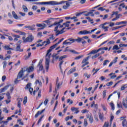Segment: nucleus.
Instances as JSON below:
<instances>
[{
  "instance_id": "4",
  "label": "nucleus",
  "mask_w": 127,
  "mask_h": 127,
  "mask_svg": "<svg viewBox=\"0 0 127 127\" xmlns=\"http://www.w3.org/2000/svg\"><path fill=\"white\" fill-rule=\"evenodd\" d=\"M35 4H50V5H57V4H61L63 3V1H62L60 3H58L55 1H50L48 2H35Z\"/></svg>"
},
{
  "instance_id": "56",
  "label": "nucleus",
  "mask_w": 127,
  "mask_h": 127,
  "mask_svg": "<svg viewBox=\"0 0 127 127\" xmlns=\"http://www.w3.org/2000/svg\"><path fill=\"white\" fill-rule=\"evenodd\" d=\"M88 64H89V62L84 63L83 64L81 65L82 68L85 67V66H86V65H88Z\"/></svg>"
},
{
  "instance_id": "8",
  "label": "nucleus",
  "mask_w": 127,
  "mask_h": 127,
  "mask_svg": "<svg viewBox=\"0 0 127 127\" xmlns=\"http://www.w3.org/2000/svg\"><path fill=\"white\" fill-rule=\"evenodd\" d=\"M36 26L38 27H42V28H39L38 29V30H42V29H44L45 27H46L47 25L46 24L43 23V24H36Z\"/></svg>"
},
{
  "instance_id": "15",
  "label": "nucleus",
  "mask_w": 127,
  "mask_h": 127,
  "mask_svg": "<svg viewBox=\"0 0 127 127\" xmlns=\"http://www.w3.org/2000/svg\"><path fill=\"white\" fill-rule=\"evenodd\" d=\"M16 51H19L20 52H22L23 50L20 48V45H17L16 47Z\"/></svg>"
},
{
  "instance_id": "1",
  "label": "nucleus",
  "mask_w": 127,
  "mask_h": 127,
  "mask_svg": "<svg viewBox=\"0 0 127 127\" xmlns=\"http://www.w3.org/2000/svg\"><path fill=\"white\" fill-rule=\"evenodd\" d=\"M34 66L32 64V66H29L28 68L27 67H24L21 68V70L19 72L17 78L15 79L14 83L15 84H17L18 83V79H20V78H22V76L24 75V72L27 71L28 73H30L31 72L33 71L34 70Z\"/></svg>"
},
{
  "instance_id": "5",
  "label": "nucleus",
  "mask_w": 127,
  "mask_h": 127,
  "mask_svg": "<svg viewBox=\"0 0 127 127\" xmlns=\"http://www.w3.org/2000/svg\"><path fill=\"white\" fill-rule=\"evenodd\" d=\"M26 36H24L22 37V40L23 43H26L27 42H32L34 39V37L32 35H29L26 38Z\"/></svg>"
},
{
  "instance_id": "6",
  "label": "nucleus",
  "mask_w": 127,
  "mask_h": 127,
  "mask_svg": "<svg viewBox=\"0 0 127 127\" xmlns=\"http://www.w3.org/2000/svg\"><path fill=\"white\" fill-rule=\"evenodd\" d=\"M65 58H67V55H64L63 56H61L59 59V61H60V63L59 64V66L60 67V69L61 70V72L62 74H63V70H62V64L64 63V61H63V59H65Z\"/></svg>"
},
{
  "instance_id": "13",
  "label": "nucleus",
  "mask_w": 127,
  "mask_h": 127,
  "mask_svg": "<svg viewBox=\"0 0 127 127\" xmlns=\"http://www.w3.org/2000/svg\"><path fill=\"white\" fill-rule=\"evenodd\" d=\"M25 28H28L29 30H32V31H34L35 30V28H34L32 27V26H24Z\"/></svg>"
},
{
  "instance_id": "47",
  "label": "nucleus",
  "mask_w": 127,
  "mask_h": 127,
  "mask_svg": "<svg viewBox=\"0 0 127 127\" xmlns=\"http://www.w3.org/2000/svg\"><path fill=\"white\" fill-rule=\"evenodd\" d=\"M48 102H49L48 99H46L45 100V101L44 102V104L45 105V106H46V105L48 104Z\"/></svg>"
},
{
  "instance_id": "21",
  "label": "nucleus",
  "mask_w": 127,
  "mask_h": 127,
  "mask_svg": "<svg viewBox=\"0 0 127 127\" xmlns=\"http://www.w3.org/2000/svg\"><path fill=\"white\" fill-rule=\"evenodd\" d=\"M50 19H54V18H49L48 20L44 21V22H45V23H47V24H48V25H50V23L51 22L50 21Z\"/></svg>"
},
{
  "instance_id": "35",
  "label": "nucleus",
  "mask_w": 127,
  "mask_h": 127,
  "mask_svg": "<svg viewBox=\"0 0 127 127\" xmlns=\"http://www.w3.org/2000/svg\"><path fill=\"white\" fill-rule=\"evenodd\" d=\"M100 55H101V54L98 53V54L95 55V56H92V59H95L97 58V57H99V56H100Z\"/></svg>"
},
{
  "instance_id": "57",
  "label": "nucleus",
  "mask_w": 127,
  "mask_h": 127,
  "mask_svg": "<svg viewBox=\"0 0 127 127\" xmlns=\"http://www.w3.org/2000/svg\"><path fill=\"white\" fill-rule=\"evenodd\" d=\"M103 127H109V122H106L104 124Z\"/></svg>"
},
{
  "instance_id": "54",
  "label": "nucleus",
  "mask_w": 127,
  "mask_h": 127,
  "mask_svg": "<svg viewBox=\"0 0 127 127\" xmlns=\"http://www.w3.org/2000/svg\"><path fill=\"white\" fill-rule=\"evenodd\" d=\"M5 36H7L9 40H10V41H12L13 39L12 37L10 36H8V35H4Z\"/></svg>"
},
{
  "instance_id": "45",
  "label": "nucleus",
  "mask_w": 127,
  "mask_h": 127,
  "mask_svg": "<svg viewBox=\"0 0 127 127\" xmlns=\"http://www.w3.org/2000/svg\"><path fill=\"white\" fill-rule=\"evenodd\" d=\"M3 112H4V113H5V114L8 113V110H7V108H6V107L3 108Z\"/></svg>"
},
{
  "instance_id": "14",
  "label": "nucleus",
  "mask_w": 127,
  "mask_h": 127,
  "mask_svg": "<svg viewBox=\"0 0 127 127\" xmlns=\"http://www.w3.org/2000/svg\"><path fill=\"white\" fill-rule=\"evenodd\" d=\"M123 105L125 107V108H127V97L126 98V100H125V98L123 99Z\"/></svg>"
},
{
  "instance_id": "62",
  "label": "nucleus",
  "mask_w": 127,
  "mask_h": 127,
  "mask_svg": "<svg viewBox=\"0 0 127 127\" xmlns=\"http://www.w3.org/2000/svg\"><path fill=\"white\" fill-rule=\"evenodd\" d=\"M63 25H64L65 27H69V25L67 23H66V22L65 23H64L63 24Z\"/></svg>"
},
{
  "instance_id": "39",
  "label": "nucleus",
  "mask_w": 127,
  "mask_h": 127,
  "mask_svg": "<svg viewBox=\"0 0 127 127\" xmlns=\"http://www.w3.org/2000/svg\"><path fill=\"white\" fill-rule=\"evenodd\" d=\"M126 88H127V84H125L121 87V91H124Z\"/></svg>"
},
{
  "instance_id": "18",
  "label": "nucleus",
  "mask_w": 127,
  "mask_h": 127,
  "mask_svg": "<svg viewBox=\"0 0 127 127\" xmlns=\"http://www.w3.org/2000/svg\"><path fill=\"white\" fill-rule=\"evenodd\" d=\"M12 14L13 17H14V18H15V19H18V16H17V14H16V13H15V12L13 11L12 12Z\"/></svg>"
},
{
  "instance_id": "49",
  "label": "nucleus",
  "mask_w": 127,
  "mask_h": 127,
  "mask_svg": "<svg viewBox=\"0 0 127 127\" xmlns=\"http://www.w3.org/2000/svg\"><path fill=\"white\" fill-rule=\"evenodd\" d=\"M84 76H85V77H87V79H89V78H90V77H91V74H89L88 75V73L85 72L84 73Z\"/></svg>"
},
{
  "instance_id": "9",
  "label": "nucleus",
  "mask_w": 127,
  "mask_h": 127,
  "mask_svg": "<svg viewBox=\"0 0 127 127\" xmlns=\"http://www.w3.org/2000/svg\"><path fill=\"white\" fill-rule=\"evenodd\" d=\"M92 32L88 31L87 30H83L79 32L78 34L86 35V34H91Z\"/></svg>"
},
{
  "instance_id": "64",
  "label": "nucleus",
  "mask_w": 127,
  "mask_h": 127,
  "mask_svg": "<svg viewBox=\"0 0 127 127\" xmlns=\"http://www.w3.org/2000/svg\"><path fill=\"white\" fill-rule=\"evenodd\" d=\"M32 9H34L35 10H36L37 9V6L36 5H34L32 7Z\"/></svg>"
},
{
  "instance_id": "50",
  "label": "nucleus",
  "mask_w": 127,
  "mask_h": 127,
  "mask_svg": "<svg viewBox=\"0 0 127 127\" xmlns=\"http://www.w3.org/2000/svg\"><path fill=\"white\" fill-rule=\"evenodd\" d=\"M41 90H40L38 91V98H41Z\"/></svg>"
},
{
  "instance_id": "22",
  "label": "nucleus",
  "mask_w": 127,
  "mask_h": 127,
  "mask_svg": "<svg viewBox=\"0 0 127 127\" xmlns=\"http://www.w3.org/2000/svg\"><path fill=\"white\" fill-rule=\"evenodd\" d=\"M98 52H99L98 50H93L90 53H89L88 55H90V54H95L96 53H98Z\"/></svg>"
},
{
  "instance_id": "32",
  "label": "nucleus",
  "mask_w": 127,
  "mask_h": 127,
  "mask_svg": "<svg viewBox=\"0 0 127 127\" xmlns=\"http://www.w3.org/2000/svg\"><path fill=\"white\" fill-rule=\"evenodd\" d=\"M72 2H71V0H68L66 3V5L69 7L70 6V4H72Z\"/></svg>"
},
{
  "instance_id": "33",
  "label": "nucleus",
  "mask_w": 127,
  "mask_h": 127,
  "mask_svg": "<svg viewBox=\"0 0 127 127\" xmlns=\"http://www.w3.org/2000/svg\"><path fill=\"white\" fill-rule=\"evenodd\" d=\"M22 8L24 10V11H25L26 12H27V11L28 10V9L27 8V7H26V6L23 5L22 6Z\"/></svg>"
},
{
  "instance_id": "26",
  "label": "nucleus",
  "mask_w": 127,
  "mask_h": 127,
  "mask_svg": "<svg viewBox=\"0 0 127 127\" xmlns=\"http://www.w3.org/2000/svg\"><path fill=\"white\" fill-rule=\"evenodd\" d=\"M71 44L72 43L70 42L69 41H66V40L64 41L63 43V45H66L67 44H68L69 45H71Z\"/></svg>"
},
{
  "instance_id": "58",
  "label": "nucleus",
  "mask_w": 127,
  "mask_h": 127,
  "mask_svg": "<svg viewBox=\"0 0 127 127\" xmlns=\"http://www.w3.org/2000/svg\"><path fill=\"white\" fill-rule=\"evenodd\" d=\"M29 91L30 92V93L31 94V95H32V92H33V88H29Z\"/></svg>"
},
{
  "instance_id": "25",
  "label": "nucleus",
  "mask_w": 127,
  "mask_h": 127,
  "mask_svg": "<svg viewBox=\"0 0 127 127\" xmlns=\"http://www.w3.org/2000/svg\"><path fill=\"white\" fill-rule=\"evenodd\" d=\"M95 71V72L93 74V75H95V74H97L98 71H100V68L95 69V68H94L92 70V72H94Z\"/></svg>"
},
{
  "instance_id": "38",
  "label": "nucleus",
  "mask_w": 127,
  "mask_h": 127,
  "mask_svg": "<svg viewBox=\"0 0 127 127\" xmlns=\"http://www.w3.org/2000/svg\"><path fill=\"white\" fill-rule=\"evenodd\" d=\"M118 58H118V57L115 58L114 60H113V61L112 62L113 64H115V63H117L118 62Z\"/></svg>"
},
{
  "instance_id": "52",
  "label": "nucleus",
  "mask_w": 127,
  "mask_h": 127,
  "mask_svg": "<svg viewBox=\"0 0 127 127\" xmlns=\"http://www.w3.org/2000/svg\"><path fill=\"white\" fill-rule=\"evenodd\" d=\"M87 61H88V60L85 58L83 60V61L81 62V64H84V63H87V62H89Z\"/></svg>"
},
{
  "instance_id": "24",
  "label": "nucleus",
  "mask_w": 127,
  "mask_h": 127,
  "mask_svg": "<svg viewBox=\"0 0 127 127\" xmlns=\"http://www.w3.org/2000/svg\"><path fill=\"white\" fill-rule=\"evenodd\" d=\"M125 23H127L126 21H121L119 22L116 23V25H120V24H125Z\"/></svg>"
},
{
  "instance_id": "2",
  "label": "nucleus",
  "mask_w": 127,
  "mask_h": 127,
  "mask_svg": "<svg viewBox=\"0 0 127 127\" xmlns=\"http://www.w3.org/2000/svg\"><path fill=\"white\" fill-rule=\"evenodd\" d=\"M62 22H63V19L60 20L59 22H55L54 24L51 25V26L57 25L54 30V31L56 32V36H58L59 34H62L65 32V31H64V30L65 29V27L63 28L61 31L58 30V28H62V27H63V25H61L60 24L62 23Z\"/></svg>"
},
{
  "instance_id": "48",
  "label": "nucleus",
  "mask_w": 127,
  "mask_h": 127,
  "mask_svg": "<svg viewBox=\"0 0 127 127\" xmlns=\"http://www.w3.org/2000/svg\"><path fill=\"white\" fill-rule=\"evenodd\" d=\"M98 10H101V11H104V10H106L105 8H104V7H100L99 8H98Z\"/></svg>"
},
{
  "instance_id": "19",
  "label": "nucleus",
  "mask_w": 127,
  "mask_h": 127,
  "mask_svg": "<svg viewBox=\"0 0 127 127\" xmlns=\"http://www.w3.org/2000/svg\"><path fill=\"white\" fill-rule=\"evenodd\" d=\"M99 118L101 121H104V114L99 113Z\"/></svg>"
},
{
  "instance_id": "12",
  "label": "nucleus",
  "mask_w": 127,
  "mask_h": 127,
  "mask_svg": "<svg viewBox=\"0 0 127 127\" xmlns=\"http://www.w3.org/2000/svg\"><path fill=\"white\" fill-rule=\"evenodd\" d=\"M58 54H54L52 56L53 60H58L59 59V56H58Z\"/></svg>"
},
{
  "instance_id": "23",
  "label": "nucleus",
  "mask_w": 127,
  "mask_h": 127,
  "mask_svg": "<svg viewBox=\"0 0 127 127\" xmlns=\"http://www.w3.org/2000/svg\"><path fill=\"white\" fill-rule=\"evenodd\" d=\"M21 102H22V99L20 98V100H19L17 103V107H18V108H19L20 109L21 108L20 105H21Z\"/></svg>"
},
{
  "instance_id": "3",
  "label": "nucleus",
  "mask_w": 127,
  "mask_h": 127,
  "mask_svg": "<svg viewBox=\"0 0 127 127\" xmlns=\"http://www.w3.org/2000/svg\"><path fill=\"white\" fill-rule=\"evenodd\" d=\"M57 45L56 44L52 46H51L50 49L48 50L47 53L46 55V62H45V68L47 71L49 69V63L50 62V55L51 54L50 53L53 50V49L56 48Z\"/></svg>"
},
{
  "instance_id": "55",
  "label": "nucleus",
  "mask_w": 127,
  "mask_h": 127,
  "mask_svg": "<svg viewBox=\"0 0 127 127\" xmlns=\"http://www.w3.org/2000/svg\"><path fill=\"white\" fill-rule=\"evenodd\" d=\"M36 84H39L40 86H41V85H42V83L41 82V81H39V80H36Z\"/></svg>"
},
{
  "instance_id": "44",
  "label": "nucleus",
  "mask_w": 127,
  "mask_h": 127,
  "mask_svg": "<svg viewBox=\"0 0 127 127\" xmlns=\"http://www.w3.org/2000/svg\"><path fill=\"white\" fill-rule=\"evenodd\" d=\"M19 34V35H23V36H25V35H26V34L24 33V32H22L21 31H20Z\"/></svg>"
},
{
  "instance_id": "31",
  "label": "nucleus",
  "mask_w": 127,
  "mask_h": 127,
  "mask_svg": "<svg viewBox=\"0 0 127 127\" xmlns=\"http://www.w3.org/2000/svg\"><path fill=\"white\" fill-rule=\"evenodd\" d=\"M127 125V120L125 119L122 122L123 127H126Z\"/></svg>"
},
{
  "instance_id": "53",
  "label": "nucleus",
  "mask_w": 127,
  "mask_h": 127,
  "mask_svg": "<svg viewBox=\"0 0 127 127\" xmlns=\"http://www.w3.org/2000/svg\"><path fill=\"white\" fill-rule=\"evenodd\" d=\"M4 47L5 49L6 50H12V49H11V48H9L8 46H5Z\"/></svg>"
},
{
  "instance_id": "51",
  "label": "nucleus",
  "mask_w": 127,
  "mask_h": 127,
  "mask_svg": "<svg viewBox=\"0 0 127 127\" xmlns=\"http://www.w3.org/2000/svg\"><path fill=\"white\" fill-rule=\"evenodd\" d=\"M113 85V81H111L110 82H108L106 84V86H107V87H109L110 86H112Z\"/></svg>"
},
{
  "instance_id": "63",
  "label": "nucleus",
  "mask_w": 127,
  "mask_h": 127,
  "mask_svg": "<svg viewBox=\"0 0 127 127\" xmlns=\"http://www.w3.org/2000/svg\"><path fill=\"white\" fill-rule=\"evenodd\" d=\"M42 70H43V65L41 64L39 67V71H42Z\"/></svg>"
},
{
  "instance_id": "30",
  "label": "nucleus",
  "mask_w": 127,
  "mask_h": 127,
  "mask_svg": "<svg viewBox=\"0 0 127 127\" xmlns=\"http://www.w3.org/2000/svg\"><path fill=\"white\" fill-rule=\"evenodd\" d=\"M43 44H45V46H47V45H48V44H50V40H48L47 41L43 42Z\"/></svg>"
},
{
  "instance_id": "46",
  "label": "nucleus",
  "mask_w": 127,
  "mask_h": 127,
  "mask_svg": "<svg viewBox=\"0 0 127 127\" xmlns=\"http://www.w3.org/2000/svg\"><path fill=\"white\" fill-rule=\"evenodd\" d=\"M110 106L112 107V110L114 111L115 110V105L113 103H110Z\"/></svg>"
},
{
  "instance_id": "10",
  "label": "nucleus",
  "mask_w": 127,
  "mask_h": 127,
  "mask_svg": "<svg viewBox=\"0 0 127 127\" xmlns=\"http://www.w3.org/2000/svg\"><path fill=\"white\" fill-rule=\"evenodd\" d=\"M9 87V85H6L4 87L0 89V93H3V92H5Z\"/></svg>"
},
{
  "instance_id": "59",
  "label": "nucleus",
  "mask_w": 127,
  "mask_h": 127,
  "mask_svg": "<svg viewBox=\"0 0 127 127\" xmlns=\"http://www.w3.org/2000/svg\"><path fill=\"white\" fill-rule=\"evenodd\" d=\"M7 22L9 24H12V23H13V21H12L10 19H8L7 20Z\"/></svg>"
},
{
  "instance_id": "11",
  "label": "nucleus",
  "mask_w": 127,
  "mask_h": 127,
  "mask_svg": "<svg viewBox=\"0 0 127 127\" xmlns=\"http://www.w3.org/2000/svg\"><path fill=\"white\" fill-rule=\"evenodd\" d=\"M44 111H45V109L42 110L41 112L40 111H38V112L36 114L35 117L36 118H38V116H39V115H41V114H43V113L44 112Z\"/></svg>"
},
{
  "instance_id": "27",
  "label": "nucleus",
  "mask_w": 127,
  "mask_h": 127,
  "mask_svg": "<svg viewBox=\"0 0 127 127\" xmlns=\"http://www.w3.org/2000/svg\"><path fill=\"white\" fill-rule=\"evenodd\" d=\"M122 27H124V26H120L113 27L112 28V31L116 30L117 29H119V28H122Z\"/></svg>"
},
{
  "instance_id": "16",
  "label": "nucleus",
  "mask_w": 127,
  "mask_h": 127,
  "mask_svg": "<svg viewBox=\"0 0 127 127\" xmlns=\"http://www.w3.org/2000/svg\"><path fill=\"white\" fill-rule=\"evenodd\" d=\"M71 110L72 112H74L75 111L74 114H78L79 113V110H78V108H74V107H72L71 108Z\"/></svg>"
},
{
  "instance_id": "41",
  "label": "nucleus",
  "mask_w": 127,
  "mask_h": 127,
  "mask_svg": "<svg viewBox=\"0 0 127 127\" xmlns=\"http://www.w3.org/2000/svg\"><path fill=\"white\" fill-rule=\"evenodd\" d=\"M17 122L19 123V125H21V126H23V122H21V119H18Z\"/></svg>"
},
{
  "instance_id": "20",
  "label": "nucleus",
  "mask_w": 127,
  "mask_h": 127,
  "mask_svg": "<svg viewBox=\"0 0 127 127\" xmlns=\"http://www.w3.org/2000/svg\"><path fill=\"white\" fill-rule=\"evenodd\" d=\"M101 26L103 29L104 30V31H108L109 30V27L108 26H105L104 25H101Z\"/></svg>"
},
{
  "instance_id": "37",
  "label": "nucleus",
  "mask_w": 127,
  "mask_h": 127,
  "mask_svg": "<svg viewBox=\"0 0 127 127\" xmlns=\"http://www.w3.org/2000/svg\"><path fill=\"white\" fill-rule=\"evenodd\" d=\"M88 126V121H87V119H85L84 121V126L87 127Z\"/></svg>"
},
{
  "instance_id": "60",
  "label": "nucleus",
  "mask_w": 127,
  "mask_h": 127,
  "mask_svg": "<svg viewBox=\"0 0 127 127\" xmlns=\"http://www.w3.org/2000/svg\"><path fill=\"white\" fill-rule=\"evenodd\" d=\"M68 48H69L68 47H66V48H65V50L64 51V52H67V51L70 52V51H71V50H69V49H68Z\"/></svg>"
},
{
  "instance_id": "42",
  "label": "nucleus",
  "mask_w": 127,
  "mask_h": 127,
  "mask_svg": "<svg viewBox=\"0 0 127 127\" xmlns=\"http://www.w3.org/2000/svg\"><path fill=\"white\" fill-rule=\"evenodd\" d=\"M27 103V97L26 96L24 98V100H23V104L24 105H25Z\"/></svg>"
},
{
  "instance_id": "28",
  "label": "nucleus",
  "mask_w": 127,
  "mask_h": 127,
  "mask_svg": "<svg viewBox=\"0 0 127 127\" xmlns=\"http://www.w3.org/2000/svg\"><path fill=\"white\" fill-rule=\"evenodd\" d=\"M120 49V48H119V46L117 45H115L113 47V50H119Z\"/></svg>"
},
{
  "instance_id": "61",
  "label": "nucleus",
  "mask_w": 127,
  "mask_h": 127,
  "mask_svg": "<svg viewBox=\"0 0 127 127\" xmlns=\"http://www.w3.org/2000/svg\"><path fill=\"white\" fill-rule=\"evenodd\" d=\"M12 5L14 9H15V6H14V0H11Z\"/></svg>"
},
{
  "instance_id": "34",
  "label": "nucleus",
  "mask_w": 127,
  "mask_h": 127,
  "mask_svg": "<svg viewBox=\"0 0 127 127\" xmlns=\"http://www.w3.org/2000/svg\"><path fill=\"white\" fill-rule=\"evenodd\" d=\"M30 87H31V83H28L27 84L26 87H25V90H26V89H30V88H31Z\"/></svg>"
},
{
  "instance_id": "40",
  "label": "nucleus",
  "mask_w": 127,
  "mask_h": 127,
  "mask_svg": "<svg viewBox=\"0 0 127 127\" xmlns=\"http://www.w3.org/2000/svg\"><path fill=\"white\" fill-rule=\"evenodd\" d=\"M107 63H110V61H109L108 60L104 61V63H103V65L106 66V65H107Z\"/></svg>"
},
{
  "instance_id": "36",
  "label": "nucleus",
  "mask_w": 127,
  "mask_h": 127,
  "mask_svg": "<svg viewBox=\"0 0 127 127\" xmlns=\"http://www.w3.org/2000/svg\"><path fill=\"white\" fill-rule=\"evenodd\" d=\"M82 57H84V56H83V55L75 57L74 58V60H79V59H81V58H82Z\"/></svg>"
},
{
  "instance_id": "43",
  "label": "nucleus",
  "mask_w": 127,
  "mask_h": 127,
  "mask_svg": "<svg viewBox=\"0 0 127 127\" xmlns=\"http://www.w3.org/2000/svg\"><path fill=\"white\" fill-rule=\"evenodd\" d=\"M89 120V122L91 124H93V122H94V119L93 118V116H91V117H90Z\"/></svg>"
},
{
  "instance_id": "17",
  "label": "nucleus",
  "mask_w": 127,
  "mask_h": 127,
  "mask_svg": "<svg viewBox=\"0 0 127 127\" xmlns=\"http://www.w3.org/2000/svg\"><path fill=\"white\" fill-rule=\"evenodd\" d=\"M76 71V67H74L72 68H71L68 71L67 74H72V73H74Z\"/></svg>"
},
{
  "instance_id": "7",
  "label": "nucleus",
  "mask_w": 127,
  "mask_h": 127,
  "mask_svg": "<svg viewBox=\"0 0 127 127\" xmlns=\"http://www.w3.org/2000/svg\"><path fill=\"white\" fill-rule=\"evenodd\" d=\"M82 40H84V38H80V37H77V39H72V38L67 39L66 40V41H69L71 43H74V42H77V43H81Z\"/></svg>"
},
{
  "instance_id": "29",
  "label": "nucleus",
  "mask_w": 127,
  "mask_h": 127,
  "mask_svg": "<svg viewBox=\"0 0 127 127\" xmlns=\"http://www.w3.org/2000/svg\"><path fill=\"white\" fill-rule=\"evenodd\" d=\"M85 12H87V11H83V12H79V13L76 12V16H80V15H81V14H83V13H85Z\"/></svg>"
}]
</instances>
